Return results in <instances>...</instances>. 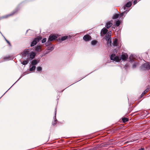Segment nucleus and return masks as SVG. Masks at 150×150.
I'll return each instance as SVG.
<instances>
[{"instance_id":"nucleus-2","label":"nucleus","mask_w":150,"mask_h":150,"mask_svg":"<svg viewBox=\"0 0 150 150\" xmlns=\"http://www.w3.org/2000/svg\"><path fill=\"white\" fill-rule=\"evenodd\" d=\"M140 69L142 70H149L150 69V63H144L140 67Z\"/></svg>"},{"instance_id":"nucleus-4","label":"nucleus","mask_w":150,"mask_h":150,"mask_svg":"<svg viewBox=\"0 0 150 150\" xmlns=\"http://www.w3.org/2000/svg\"><path fill=\"white\" fill-rule=\"evenodd\" d=\"M40 39L39 38H35L34 40L31 42L30 45L31 47H33L39 41Z\"/></svg>"},{"instance_id":"nucleus-43","label":"nucleus","mask_w":150,"mask_h":150,"mask_svg":"<svg viewBox=\"0 0 150 150\" xmlns=\"http://www.w3.org/2000/svg\"><path fill=\"white\" fill-rule=\"evenodd\" d=\"M17 81H18L17 80V81H16V82H17Z\"/></svg>"},{"instance_id":"nucleus-37","label":"nucleus","mask_w":150,"mask_h":150,"mask_svg":"<svg viewBox=\"0 0 150 150\" xmlns=\"http://www.w3.org/2000/svg\"><path fill=\"white\" fill-rule=\"evenodd\" d=\"M133 55H131V57H133V58H134V57H133Z\"/></svg>"},{"instance_id":"nucleus-30","label":"nucleus","mask_w":150,"mask_h":150,"mask_svg":"<svg viewBox=\"0 0 150 150\" xmlns=\"http://www.w3.org/2000/svg\"><path fill=\"white\" fill-rule=\"evenodd\" d=\"M11 57L10 56L6 57H4L5 60H9L11 59Z\"/></svg>"},{"instance_id":"nucleus-15","label":"nucleus","mask_w":150,"mask_h":150,"mask_svg":"<svg viewBox=\"0 0 150 150\" xmlns=\"http://www.w3.org/2000/svg\"><path fill=\"white\" fill-rule=\"evenodd\" d=\"M41 46L40 45H37L35 48V51L37 52H39L41 51Z\"/></svg>"},{"instance_id":"nucleus-23","label":"nucleus","mask_w":150,"mask_h":150,"mask_svg":"<svg viewBox=\"0 0 150 150\" xmlns=\"http://www.w3.org/2000/svg\"><path fill=\"white\" fill-rule=\"evenodd\" d=\"M15 12H13L10 14H8L5 16H4L2 18H7L8 17V16H12L15 13Z\"/></svg>"},{"instance_id":"nucleus-28","label":"nucleus","mask_w":150,"mask_h":150,"mask_svg":"<svg viewBox=\"0 0 150 150\" xmlns=\"http://www.w3.org/2000/svg\"><path fill=\"white\" fill-rule=\"evenodd\" d=\"M120 21L118 20L116 22V25L118 27L120 25Z\"/></svg>"},{"instance_id":"nucleus-6","label":"nucleus","mask_w":150,"mask_h":150,"mask_svg":"<svg viewBox=\"0 0 150 150\" xmlns=\"http://www.w3.org/2000/svg\"><path fill=\"white\" fill-rule=\"evenodd\" d=\"M111 31L109 32L104 37V39L106 40H109L111 38Z\"/></svg>"},{"instance_id":"nucleus-21","label":"nucleus","mask_w":150,"mask_h":150,"mask_svg":"<svg viewBox=\"0 0 150 150\" xmlns=\"http://www.w3.org/2000/svg\"><path fill=\"white\" fill-rule=\"evenodd\" d=\"M119 17V14H115V15H114L112 18V19H115L118 18Z\"/></svg>"},{"instance_id":"nucleus-33","label":"nucleus","mask_w":150,"mask_h":150,"mask_svg":"<svg viewBox=\"0 0 150 150\" xmlns=\"http://www.w3.org/2000/svg\"><path fill=\"white\" fill-rule=\"evenodd\" d=\"M86 150H96V148L95 147H94L93 148H90Z\"/></svg>"},{"instance_id":"nucleus-1","label":"nucleus","mask_w":150,"mask_h":150,"mask_svg":"<svg viewBox=\"0 0 150 150\" xmlns=\"http://www.w3.org/2000/svg\"><path fill=\"white\" fill-rule=\"evenodd\" d=\"M127 57L128 55L126 54L122 53L120 57L119 56H116L115 54H112L110 57V59L111 60L119 62L121 59L126 60Z\"/></svg>"},{"instance_id":"nucleus-34","label":"nucleus","mask_w":150,"mask_h":150,"mask_svg":"<svg viewBox=\"0 0 150 150\" xmlns=\"http://www.w3.org/2000/svg\"><path fill=\"white\" fill-rule=\"evenodd\" d=\"M50 51L48 50H47L45 52V54H47L49 52H50Z\"/></svg>"},{"instance_id":"nucleus-8","label":"nucleus","mask_w":150,"mask_h":150,"mask_svg":"<svg viewBox=\"0 0 150 150\" xmlns=\"http://www.w3.org/2000/svg\"><path fill=\"white\" fill-rule=\"evenodd\" d=\"M132 5V3L131 1L128 2L126 5H125L123 7V9L124 10L126 9L127 7H130Z\"/></svg>"},{"instance_id":"nucleus-19","label":"nucleus","mask_w":150,"mask_h":150,"mask_svg":"<svg viewBox=\"0 0 150 150\" xmlns=\"http://www.w3.org/2000/svg\"><path fill=\"white\" fill-rule=\"evenodd\" d=\"M122 120L123 123H125L129 121V119L127 118L124 117L122 118Z\"/></svg>"},{"instance_id":"nucleus-22","label":"nucleus","mask_w":150,"mask_h":150,"mask_svg":"<svg viewBox=\"0 0 150 150\" xmlns=\"http://www.w3.org/2000/svg\"><path fill=\"white\" fill-rule=\"evenodd\" d=\"M107 41L108 45H109L110 46H111L112 44V39L111 38L109 40H106Z\"/></svg>"},{"instance_id":"nucleus-38","label":"nucleus","mask_w":150,"mask_h":150,"mask_svg":"<svg viewBox=\"0 0 150 150\" xmlns=\"http://www.w3.org/2000/svg\"><path fill=\"white\" fill-rule=\"evenodd\" d=\"M21 78V76L19 78V79H18V81Z\"/></svg>"},{"instance_id":"nucleus-32","label":"nucleus","mask_w":150,"mask_h":150,"mask_svg":"<svg viewBox=\"0 0 150 150\" xmlns=\"http://www.w3.org/2000/svg\"><path fill=\"white\" fill-rule=\"evenodd\" d=\"M5 38V40L9 44V45L10 46H11V45L10 43V42H9L7 40H6V38Z\"/></svg>"},{"instance_id":"nucleus-10","label":"nucleus","mask_w":150,"mask_h":150,"mask_svg":"<svg viewBox=\"0 0 150 150\" xmlns=\"http://www.w3.org/2000/svg\"><path fill=\"white\" fill-rule=\"evenodd\" d=\"M45 45L46 46L48 47H47V50H49L50 51H51L52 50V45L50 43H50L48 45Z\"/></svg>"},{"instance_id":"nucleus-18","label":"nucleus","mask_w":150,"mask_h":150,"mask_svg":"<svg viewBox=\"0 0 150 150\" xmlns=\"http://www.w3.org/2000/svg\"><path fill=\"white\" fill-rule=\"evenodd\" d=\"M139 63L137 62H134L132 65V67L133 68H135L137 66H139Z\"/></svg>"},{"instance_id":"nucleus-9","label":"nucleus","mask_w":150,"mask_h":150,"mask_svg":"<svg viewBox=\"0 0 150 150\" xmlns=\"http://www.w3.org/2000/svg\"><path fill=\"white\" fill-rule=\"evenodd\" d=\"M118 40L117 38L114 39L112 44L113 46L117 47L118 46Z\"/></svg>"},{"instance_id":"nucleus-16","label":"nucleus","mask_w":150,"mask_h":150,"mask_svg":"<svg viewBox=\"0 0 150 150\" xmlns=\"http://www.w3.org/2000/svg\"><path fill=\"white\" fill-rule=\"evenodd\" d=\"M70 35L65 36L62 37L61 39V41H64L67 39L68 38H70Z\"/></svg>"},{"instance_id":"nucleus-41","label":"nucleus","mask_w":150,"mask_h":150,"mask_svg":"<svg viewBox=\"0 0 150 150\" xmlns=\"http://www.w3.org/2000/svg\"><path fill=\"white\" fill-rule=\"evenodd\" d=\"M132 60H131V61H132Z\"/></svg>"},{"instance_id":"nucleus-42","label":"nucleus","mask_w":150,"mask_h":150,"mask_svg":"<svg viewBox=\"0 0 150 150\" xmlns=\"http://www.w3.org/2000/svg\"><path fill=\"white\" fill-rule=\"evenodd\" d=\"M17 81H18L17 80V81H16V82H17Z\"/></svg>"},{"instance_id":"nucleus-14","label":"nucleus","mask_w":150,"mask_h":150,"mask_svg":"<svg viewBox=\"0 0 150 150\" xmlns=\"http://www.w3.org/2000/svg\"><path fill=\"white\" fill-rule=\"evenodd\" d=\"M112 23H110V22H108L106 23L105 26L108 29L110 28L112 26Z\"/></svg>"},{"instance_id":"nucleus-27","label":"nucleus","mask_w":150,"mask_h":150,"mask_svg":"<svg viewBox=\"0 0 150 150\" xmlns=\"http://www.w3.org/2000/svg\"><path fill=\"white\" fill-rule=\"evenodd\" d=\"M97 42V41L96 40H93L91 42V44L92 45H95Z\"/></svg>"},{"instance_id":"nucleus-44","label":"nucleus","mask_w":150,"mask_h":150,"mask_svg":"<svg viewBox=\"0 0 150 150\" xmlns=\"http://www.w3.org/2000/svg\"><path fill=\"white\" fill-rule=\"evenodd\" d=\"M17 81H18L17 80V81H16V82H17Z\"/></svg>"},{"instance_id":"nucleus-39","label":"nucleus","mask_w":150,"mask_h":150,"mask_svg":"<svg viewBox=\"0 0 150 150\" xmlns=\"http://www.w3.org/2000/svg\"><path fill=\"white\" fill-rule=\"evenodd\" d=\"M132 104H130V105H129V106H131V105Z\"/></svg>"},{"instance_id":"nucleus-13","label":"nucleus","mask_w":150,"mask_h":150,"mask_svg":"<svg viewBox=\"0 0 150 150\" xmlns=\"http://www.w3.org/2000/svg\"><path fill=\"white\" fill-rule=\"evenodd\" d=\"M128 11H127V10H125L123 12H122V13H121L119 14V17L120 18H122L124 15V14H126L128 12Z\"/></svg>"},{"instance_id":"nucleus-31","label":"nucleus","mask_w":150,"mask_h":150,"mask_svg":"<svg viewBox=\"0 0 150 150\" xmlns=\"http://www.w3.org/2000/svg\"><path fill=\"white\" fill-rule=\"evenodd\" d=\"M47 39L46 38H44L42 40V43H44L46 41Z\"/></svg>"},{"instance_id":"nucleus-5","label":"nucleus","mask_w":150,"mask_h":150,"mask_svg":"<svg viewBox=\"0 0 150 150\" xmlns=\"http://www.w3.org/2000/svg\"><path fill=\"white\" fill-rule=\"evenodd\" d=\"M83 39L86 41H88L91 39V36L87 34L85 35L83 38Z\"/></svg>"},{"instance_id":"nucleus-36","label":"nucleus","mask_w":150,"mask_h":150,"mask_svg":"<svg viewBox=\"0 0 150 150\" xmlns=\"http://www.w3.org/2000/svg\"><path fill=\"white\" fill-rule=\"evenodd\" d=\"M138 150H144V149L143 148H141V149H139Z\"/></svg>"},{"instance_id":"nucleus-7","label":"nucleus","mask_w":150,"mask_h":150,"mask_svg":"<svg viewBox=\"0 0 150 150\" xmlns=\"http://www.w3.org/2000/svg\"><path fill=\"white\" fill-rule=\"evenodd\" d=\"M56 108L55 112V116L53 117V119H54V121H53L52 123V125H54L57 123V120L56 118Z\"/></svg>"},{"instance_id":"nucleus-29","label":"nucleus","mask_w":150,"mask_h":150,"mask_svg":"<svg viewBox=\"0 0 150 150\" xmlns=\"http://www.w3.org/2000/svg\"><path fill=\"white\" fill-rule=\"evenodd\" d=\"M42 70V68L40 67H38L37 68V70L38 71H41Z\"/></svg>"},{"instance_id":"nucleus-20","label":"nucleus","mask_w":150,"mask_h":150,"mask_svg":"<svg viewBox=\"0 0 150 150\" xmlns=\"http://www.w3.org/2000/svg\"><path fill=\"white\" fill-rule=\"evenodd\" d=\"M149 90V89L147 88L142 93L141 95V97L143 96Z\"/></svg>"},{"instance_id":"nucleus-17","label":"nucleus","mask_w":150,"mask_h":150,"mask_svg":"<svg viewBox=\"0 0 150 150\" xmlns=\"http://www.w3.org/2000/svg\"><path fill=\"white\" fill-rule=\"evenodd\" d=\"M38 63L37 61L36 60L34 59L33 60L31 63V65L33 66H35V65L37 64Z\"/></svg>"},{"instance_id":"nucleus-12","label":"nucleus","mask_w":150,"mask_h":150,"mask_svg":"<svg viewBox=\"0 0 150 150\" xmlns=\"http://www.w3.org/2000/svg\"><path fill=\"white\" fill-rule=\"evenodd\" d=\"M28 49L25 50L22 53V55L23 56H25L28 53Z\"/></svg>"},{"instance_id":"nucleus-40","label":"nucleus","mask_w":150,"mask_h":150,"mask_svg":"<svg viewBox=\"0 0 150 150\" xmlns=\"http://www.w3.org/2000/svg\"><path fill=\"white\" fill-rule=\"evenodd\" d=\"M0 33H1L2 34V33H1V32L0 31Z\"/></svg>"},{"instance_id":"nucleus-25","label":"nucleus","mask_w":150,"mask_h":150,"mask_svg":"<svg viewBox=\"0 0 150 150\" xmlns=\"http://www.w3.org/2000/svg\"><path fill=\"white\" fill-rule=\"evenodd\" d=\"M32 67H31L30 68V69H29L30 71H32L34 70L35 69V68H36L35 66H33V65H32Z\"/></svg>"},{"instance_id":"nucleus-26","label":"nucleus","mask_w":150,"mask_h":150,"mask_svg":"<svg viewBox=\"0 0 150 150\" xmlns=\"http://www.w3.org/2000/svg\"><path fill=\"white\" fill-rule=\"evenodd\" d=\"M28 60H25L23 61L22 63V64L23 65H25L28 64Z\"/></svg>"},{"instance_id":"nucleus-24","label":"nucleus","mask_w":150,"mask_h":150,"mask_svg":"<svg viewBox=\"0 0 150 150\" xmlns=\"http://www.w3.org/2000/svg\"><path fill=\"white\" fill-rule=\"evenodd\" d=\"M35 57V54L34 52L31 53L30 55V57L32 59L34 58Z\"/></svg>"},{"instance_id":"nucleus-3","label":"nucleus","mask_w":150,"mask_h":150,"mask_svg":"<svg viewBox=\"0 0 150 150\" xmlns=\"http://www.w3.org/2000/svg\"><path fill=\"white\" fill-rule=\"evenodd\" d=\"M57 38V37L55 35H50L49 36L47 41L45 43L46 45H48L51 41H53Z\"/></svg>"},{"instance_id":"nucleus-11","label":"nucleus","mask_w":150,"mask_h":150,"mask_svg":"<svg viewBox=\"0 0 150 150\" xmlns=\"http://www.w3.org/2000/svg\"><path fill=\"white\" fill-rule=\"evenodd\" d=\"M108 31V30L106 28H104L102 29L100 33H103V35H105L107 33Z\"/></svg>"},{"instance_id":"nucleus-35","label":"nucleus","mask_w":150,"mask_h":150,"mask_svg":"<svg viewBox=\"0 0 150 150\" xmlns=\"http://www.w3.org/2000/svg\"><path fill=\"white\" fill-rule=\"evenodd\" d=\"M137 3V1L136 0H135L133 2L134 4V5L136 4Z\"/></svg>"}]
</instances>
